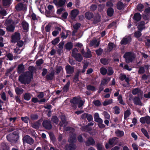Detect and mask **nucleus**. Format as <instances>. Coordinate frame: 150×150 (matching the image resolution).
<instances>
[{
    "label": "nucleus",
    "mask_w": 150,
    "mask_h": 150,
    "mask_svg": "<svg viewBox=\"0 0 150 150\" xmlns=\"http://www.w3.org/2000/svg\"><path fill=\"white\" fill-rule=\"evenodd\" d=\"M113 109L115 114H118L120 113V110L118 107L116 106L113 108Z\"/></svg>",
    "instance_id": "nucleus-53"
},
{
    "label": "nucleus",
    "mask_w": 150,
    "mask_h": 150,
    "mask_svg": "<svg viewBox=\"0 0 150 150\" xmlns=\"http://www.w3.org/2000/svg\"><path fill=\"white\" fill-rule=\"evenodd\" d=\"M3 4L4 6L9 5L11 2V0H2Z\"/></svg>",
    "instance_id": "nucleus-47"
},
{
    "label": "nucleus",
    "mask_w": 150,
    "mask_h": 150,
    "mask_svg": "<svg viewBox=\"0 0 150 150\" xmlns=\"http://www.w3.org/2000/svg\"><path fill=\"white\" fill-rule=\"evenodd\" d=\"M75 59L77 61L80 62L82 59L83 57L80 54L78 53L74 57Z\"/></svg>",
    "instance_id": "nucleus-27"
},
{
    "label": "nucleus",
    "mask_w": 150,
    "mask_h": 150,
    "mask_svg": "<svg viewBox=\"0 0 150 150\" xmlns=\"http://www.w3.org/2000/svg\"><path fill=\"white\" fill-rule=\"evenodd\" d=\"M31 95L29 93H26L24 95V99L27 100H29L31 98Z\"/></svg>",
    "instance_id": "nucleus-33"
},
{
    "label": "nucleus",
    "mask_w": 150,
    "mask_h": 150,
    "mask_svg": "<svg viewBox=\"0 0 150 150\" xmlns=\"http://www.w3.org/2000/svg\"><path fill=\"white\" fill-rule=\"evenodd\" d=\"M29 68L30 71H28L24 75H22L19 77V81L22 83H28L33 77L32 73L35 70V68L33 66H30Z\"/></svg>",
    "instance_id": "nucleus-1"
},
{
    "label": "nucleus",
    "mask_w": 150,
    "mask_h": 150,
    "mask_svg": "<svg viewBox=\"0 0 150 150\" xmlns=\"http://www.w3.org/2000/svg\"><path fill=\"white\" fill-rule=\"evenodd\" d=\"M21 119L23 121L27 123L28 122L29 120V118L27 116L24 117H21Z\"/></svg>",
    "instance_id": "nucleus-60"
},
{
    "label": "nucleus",
    "mask_w": 150,
    "mask_h": 150,
    "mask_svg": "<svg viewBox=\"0 0 150 150\" xmlns=\"http://www.w3.org/2000/svg\"><path fill=\"white\" fill-rule=\"evenodd\" d=\"M66 69L67 72L68 74H72L74 71V68L70 65L66 66Z\"/></svg>",
    "instance_id": "nucleus-20"
},
{
    "label": "nucleus",
    "mask_w": 150,
    "mask_h": 150,
    "mask_svg": "<svg viewBox=\"0 0 150 150\" xmlns=\"http://www.w3.org/2000/svg\"><path fill=\"white\" fill-rule=\"evenodd\" d=\"M80 100V98L79 97H75L73 98V99L71 100L70 101L71 103L74 104V105H76L78 103Z\"/></svg>",
    "instance_id": "nucleus-24"
},
{
    "label": "nucleus",
    "mask_w": 150,
    "mask_h": 150,
    "mask_svg": "<svg viewBox=\"0 0 150 150\" xmlns=\"http://www.w3.org/2000/svg\"><path fill=\"white\" fill-rule=\"evenodd\" d=\"M64 129L65 130L69 131V133L71 132V134H70V137L68 140L69 142L71 143L75 142L76 140V135L73 133L74 132V129L69 127H64Z\"/></svg>",
    "instance_id": "nucleus-2"
},
{
    "label": "nucleus",
    "mask_w": 150,
    "mask_h": 150,
    "mask_svg": "<svg viewBox=\"0 0 150 150\" xmlns=\"http://www.w3.org/2000/svg\"><path fill=\"white\" fill-rule=\"evenodd\" d=\"M6 56L10 60H12L13 59V56L12 54L10 53H8L6 54Z\"/></svg>",
    "instance_id": "nucleus-58"
},
{
    "label": "nucleus",
    "mask_w": 150,
    "mask_h": 150,
    "mask_svg": "<svg viewBox=\"0 0 150 150\" xmlns=\"http://www.w3.org/2000/svg\"><path fill=\"white\" fill-rule=\"evenodd\" d=\"M131 114L130 110V109H127L124 113V118L125 119L129 116Z\"/></svg>",
    "instance_id": "nucleus-28"
},
{
    "label": "nucleus",
    "mask_w": 150,
    "mask_h": 150,
    "mask_svg": "<svg viewBox=\"0 0 150 150\" xmlns=\"http://www.w3.org/2000/svg\"><path fill=\"white\" fill-rule=\"evenodd\" d=\"M51 120L54 123H55L56 125L58 123L59 120L56 116H52Z\"/></svg>",
    "instance_id": "nucleus-43"
},
{
    "label": "nucleus",
    "mask_w": 150,
    "mask_h": 150,
    "mask_svg": "<svg viewBox=\"0 0 150 150\" xmlns=\"http://www.w3.org/2000/svg\"><path fill=\"white\" fill-rule=\"evenodd\" d=\"M134 103L136 105H139L141 106L142 105V103L141 102L140 99L138 97H135L133 99Z\"/></svg>",
    "instance_id": "nucleus-21"
},
{
    "label": "nucleus",
    "mask_w": 150,
    "mask_h": 150,
    "mask_svg": "<svg viewBox=\"0 0 150 150\" xmlns=\"http://www.w3.org/2000/svg\"><path fill=\"white\" fill-rule=\"evenodd\" d=\"M144 8L143 5L141 4H139L137 6V8L138 10L139 11H142Z\"/></svg>",
    "instance_id": "nucleus-57"
},
{
    "label": "nucleus",
    "mask_w": 150,
    "mask_h": 150,
    "mask_svg": "<svg viewBox=\"0 0 150 150\" xmlns=\"http://www.w3.org/2000/svg\"><path fill=\"white\" fill-rule=\"evenodd\" d=\"M66 33V35L65 34V33L64 32H62L61 34V37L63 39H65L68 36V33L67 31H65Z\"/></svg>",
    "instance_id": "nucleus-61"
},
{
    "label": "nucleus",
    "mask_w": 150,
    "mask_h": 150,
    "mask_svg": "<svg viewBox=\"0 0 150 150\" xmlns=\"http://www.w3.org/2000/svg\"><path fill=\"white\" fill-rule=\"evenodd\" d=\"M15 91L17 94H21L23 93L24 90L21 88L17 87L15 88Z\"/></svg>",
    "instance_id": "nucleus-34"
},
{
    "label": "nucleus",
    "mask_w": 150,
    "mask_h": 150,
    "mask_svg": "<svg viewBox=\"0 0 150 150\" xmlns=\"http://www.w3.org/2000/svg\"><path fill=\"white\" fill-rule=\"evenodd\" d=\"M132 93L133 95L139 94L141 93V91L139 88H135L132 90Z\"/></svg>",
    "instance_id": "nucleus-30"
},
{
    "label": "nucleus",
    "mask_w": 150,
    "mask_h": 150,
    "mask_svg": "<svg viewBox=\"0 0 150 150\" xmlns=\"http://www.w3.org/2000/svg\"><path fill=\"white\" fill-rule=\"evenodd\" d=\"M131 40V38L129 37H125L120 42L121 45H126Z\"/></svg>",
    "instance_id": "nucleus-16"
},
{
    "label": "nucleus",
    "mask_w": 150,
    "mask_h": 150,
    "mask_svg": "<svg viewBox=\"0 0 150 150\" xmlns=\"http://www.w3.org/2000/svg\"><path fill=\"white\" fill-rule=\"evenodd\" d=\"M24 71V66L23 65L21 64L18 66V72L19 73H21Z\"/></svg>",
    "instance_id": "nucleus-32"
},
{
    "label": "nucleus",
    "mask_w": 150,
    "mask_h": 150,
    "mask_svg": "<svg viewBox=\"0 0 150 150\" xmlns=\"http://www.w3.org/2000/svg\"><path fill=\"white\" fill-rule=\"evenodd\" d=\"M23 140L24 143L26 142L30 145L33 144L34 143L33 139L28 135H26L24 137Z\"/></svg>",
    "instance_id": "nucleus-7"
},
{
    "label": "nucleus",
    "mask_w": 150,
    "mask_h": 150,
    "mask_svg": "<svg viewBox=\"0 0 150 150\" xmlns=\"http://www.w3.org/2000/svg\"><path fill=\"white\" fill-rule=\"evenodd\" d=\"M42 125L43 127L46 129H50L52 127L51 122L49 120L44 121L42 123Z\"/></svg>",
    "instance_id": "nucleus-11"
},
{
    "label": "nucleus",
    "mask_w": 150,
    "mask_h": 150,
    "mask_svg": "<svg viewBox=\"0 0 150 150\" xmlns=\"http://www.w3.org/2000/svg\"><path fill=\"white\" fill-rule=\"evenodd\" d=\"M7 140L13 143H16L17 141L19 138V136L18 134H11L6 136Z\"/></svg>",
    "instance_id": "nucleus-4"
},
{
    "label": "nucleus",
    "mask_w": 150,
    "mask_h": 150,
    "mask_svg": "<svg viewBox=\"0 0 150 150\" xmlns=\"http://www.w3.org/2000/svg\"><path fill=\"white\" fill-rule=\"evenodd\" d=\"M142 35V33L140 31L136 32L134 33V36L137 38H138Z\"/></svg>",
    "instance_id": "nucleus-56"
},
{
    "label": "nucleus",
    "mask_w": 150,
    "mask_h": 150,
    "mask_svg": "<svg viewBox=\"0 0 150 150\" xmlns=\"http://www.w3.org/2000/svg\"><path fill=\"white\" fill-rule=\"evenodd\" d=\"M110 78L103 79L102 80L101 84V85H104L106 84L110 81Z\"/></svg>",
    "instance_id": "nucleus-39"
},
{
    "label": "nucleus",
    "mask_w": 150,
    "mask_h": 150,
    "mask_svg": "<svg viewBox=\"0 0 150 150\" xmlns=\"http://www.w3.org/2000/svg\"><path fill=\"white\" fill-rule=\"evenodd\" d=\"M108 50L109 51H111L115 47V45L113 43H110L108 44Z\"/></svg>",
    "instance_id": "nucleus-54"
},
{
    "label": "nucleus",
    "mask_w": 150,
    "mask_h": 150,
    "mask_svg": "<svg viewBox=\"0 0 150 150\" xmlns=\"http://www.w3.org/2000/svg\"><path fill=\"white\" fill-rule=\"evenodd\" d=\"M14 52L16 53L19 54L21 53L23 50V48H19L17 47L16 48L14 49Z\"/></svg>",
    "instance_id": "nucleus-40"
},
{
    "label": "nucleus",
    "mask_w": 150,
    "mask_h": 150,
    "mask_svg": "<svg viewBox=\"0 0 150 150\" xmlns=\"http://www.w3.org/2000/svg\"><path fill=\"white\" fill-rule=\"evenodd\" d=\"M101 62L104 65L108 64L109 62L108 60L106 59L103 58L100 59Z\"/></svg>",
    "instance_id": "nucleus-44"
},
{
    "label": "nucleus",
    "mask_w": 150,
    "mask_h": 150,
    "mask_svg": "<svg viewBox=\"0 0 150 150\" xmlns=\"http://www.w3.org/2000/svg\"><path fill=\"white\" fill-rule=\"evenodd\" d=\"M96 146L98 150H104V149L102 144L98 143L97 144Z\"/></svg>",
    "instance_id": "nucleus-50"
},
{
    "label": "nucleus",
    "mask_w": 150,
    "mask_h": 150,
    "mask_svg": "<svg viewBox=\"0 0 150 150\" xmlns=\"http://www.w3.org/2000/svg\"><path fill=\"white\" fill-rule=\"evenodd\" d=\"M54 76V73L52 72L47 75L46 78L47 80H51L53 79Z\"/></svg>",
    "instance_id": "nucleus-41"
},
{
    "label": "nucleus",
    "mask_w": 150,
    "mask_h": 150,
    "mask_svg": "<svg viewBox=\"0 0 150 150\" xmlns=\"http://www.w3.org/2000/svg\"><path fill=\"white\" fill-rule=\"evenodd\" d=\"M76 148V145L74 144H71L69 145H67L65 146L66 150H75Z\"/></svg>",
    "instance_id": "nucleus-18"
},
{
    "label": "nucleus",
    "mask_w": 150,
    "mask_h": 150,
    "mask_svg": "<svg viewBox=\"0 0 150 150\" xmlns=\"http://www.w3.org/2000/svg\"><path fill=\"white\" fill-rule=\"evenodd\" d=\"M140 122L142 124L146 123L148 125L150 124V117L146 116L141 117L140 119Z\"/></svg>",
    "instance_id": "nucleus-6"
},
{
    "label": "nucleus",
    "mask_w": 150,
    "mask_h": 150,
    "mask_svg": "<svg viewBox=\"0 0 150 150\" xmlns=\"http://www.w3.org/2000/svg\"><path fill=\"white\" fill-rule=\"evenodd\" d=\"M117 98L118 101L120 104L122 105H125V104L123 100L122 97L121 95H119Z\"/></svg>",
    "instance_id": "nucleus-42"
},
{
    "label": "nucleus",
    "mask_w": 150,
    "mask_h": 150,
    "mask_svg": "<svg viewBox=\"0 0 150 150\" xmlns=\"http://www.w3.org/2000/svg\"><path fill=\"white\" fill-rule=\"evenodd\" d=\"M51 24H49L46 26L45 29L46 32H48L50 31L51 29Z\"/></svg>",
    "instance_id": "nucleus-62"
},
{
    "label": "nucleus",
    "mask_w": 150,
    "mask_h": 150,
    "mask_svg": "<svg viewBox=\"0 0 150 150\" xmlns=\"http://www.w3.org/2000/svg\"><path fill=\"white\" fill-rule=\"evenodd\" d=\"M124 7V5L121 2H119L117 4V8L119 10L122 9Z\"/></svg>",
    "instance_id": "nucleus-45"
},
{
    "label": "nucleus",
    "mask_w": 150,
    "mask_h": 150,
    "mask_svg": "<svg viewBox=\"0 0 150 150\" xmlns=\"http://www.w3.org/2000/svg\"><path fill=\"white\" fill-rule=\"evenodd\" d=\"M86 18L88 19H90L93 17V14L91 12H88L86 13L85 14Z\"/></svg>",
    "instance_id": "nucleus-26"
},
{
    "label": "nucleus",
    "mask_w": 150,
    "mask_h": 150,
    "mask_svg": "<svg viewBox=\"0 0 150 150\" xmlns=\"http://www.w3.org/2000/svg\"><path fill=\"white\" fill-rule=\"evenodd\" d=\"M79 11L77 9H74L72 10L71 13V18L72 19H74L79 14Z\"/></svg>",
    "instance_id": "nucleus-14"
},
{
    "label": "nucleus",
    "mask_w": 150,
    "mask_h": 150,
    "mask_svg": "<svg viewBox=\"0 0 150 150\" xmlns=\"http://www.w3.org/2000/svg\"><path fill=\"white\" fill-rule=\"evenodd\" d=\"M40 124L38 122L34 123L31 125L32 127L35 129H38L39 127Z\"/></svg>",
    "instance_id": "nucleus-46"
},
{
    "label": "nucleus",
    "mask_w": 150,
    "mask_h": 150,
    "mask_svg": "<svg viewBox=\"0 0 150 150\" xmlns=\"http://www.w3.org/2000/svg\"><path fill=\"white\" fill-rule=\"evenodd\" d=\"M118 142V139L116 137H114L109 139L108 143L110 145L113 146L116 144Z\"/></svg>",
    "instance_id": "nucleus-9"
},
{
    "label": "nucleus",
    "mask_w": 150,
    "mask_h": 150,
    "mask_svg": "<svg viewBox=\"0 0 150 150\" xmlns=\"http://www.w3.org/2000/svg\"><path fill=\"white\" fill-rule=\"evenodd\" d=\"M94 22L95 23H97L100 21V16L98 13L96 14V16H94Z\"/></svg>",
    "instance_id": "nucleus-31"
},
{
    "label": "nucleus",
    "mask_w": 150,
    "mask_h": 150,
    "mask_svg": "<svg viewBox=\"0 0 150 150\" xmlns=\"http://www.w3.org/2000/svg\"><path fill=\"white\" fill-rule=\"evenodd\" d=\"M14 22L10 20H6L5 22V25L6 26L7 30L9 31L13 32L14 29L13 25Z\"/></svg>",
    "instance_id": "nucleus-5"
},
{
    "label": "nucleus",
    "mask_w": 150,
    "mask_h": 150,
    "mask_svg": "<svg viewBox=\"0 0 150 150\" xmlns=\"http://www.w3.org/2000/svg\"><path fill=\"white\" fill-rule=\"evenodd\" d=\"M94 118L96 122L99 123H103V121L99 117V114L97 113H95L94 115Z\"/></svg>",
    "instance_id": "nucleus-15"
},
{
    "label": "nucleus",
    "mask_w": 150,
    "mask_h": 150,
    "mask_svg": "<svg viewBox=\"0 0 150 150\" xmlns=\"http://www.w3.org/2000/svg\"><path fill=\"white\" fill-rule=\"evenodd\" d=\"M94 140L91 137H90L87 140L86 142V146L94 145L95 144Z\"/></svg>",
    "instance_id": "nucleus-12"
},
{
    "label": "nucleus",
    "mask_w": 150,
    "mask_h": 150,
    "mask_svg": "<svg viewBox=\"0 0 150 150\" xmlns=\"http://www.w3.org/2000/svg\"><path fill=\"white\" fill-rule=\"evenodd\" d=\"M133 18L135 21H138L141 19L142 16L139 13H137L134 14Z\"/></svg>",
    "instance_id": "nucleus-22"
},
{
    "label": "nucleus",
    "mask_w": 150,
    "mask_h": 150,
    "mask_svg": "<svg viewBox=\"0 0 150 150\" xmlns=\"http://www.w3.org/2000/svg\"><path fill=\"white\" fill-rule=\"evenodd\" d=\"M83 56L87 58L91 57V51L88 50L87 53H85L84 54Z\"/></svg>",
    "instance_id": "nucleus-55"
},
{
    "label": "nucleus",
    "mask_w": 150,
    "mask_h": 150,
    "mask_svg": "<svg viewBox=\"0 0 150 150\" xmlns=\"http://www.w3.org/2000/svg\"><path fill=\"white\" fill-rule=\"evenodd\" d=\"M61 122L60 123V125L61 126H66L67 124V122L65 120V117L64 116L62 115L61 117Z\"/></svg>",
    "instance_id": "nucleus-17"
},
{
    "label": "nucleus",
    "mask_w": 150,
    "mask_h": 150,
    "mask_svg": "<svg viewBox=\"0 0 150 150\" xmlns=\"http://www.w3.org/2000/svg\"><path fill=\"white\" fill-rule=\"evenodd\" d=\"M113 71L111 68H109L108 69L107 74L108 75H111L113 73Z\"/></svg>",
    "instance_id": "nucleus-64"
},
{
    "label": "nucleus",
    "mask_w": 150,
    "mask_h": 150,
    "mask_svg": "<svg viewBox=\"0 0 150 150\" xmlns=\"http://www.w3.org/2000/svg\"><path fill=\"white\" fill-rule=\"evenodd\" d=\"M26 8V6L21 3H19L16 6V8L18 11L25 10Z\"/></svg>",
    "instance_id": "nucleus-13"
},
{
    "label": "nucleus",
    "mask_w": 150,
    "mask_h": 150,
    "mask_svg": "<svg viewBox=\"0 0 150 150\" xmlns=\"http://www.w3.org/2000/svg\"><path fill=\"white\" fill-rule=\"evenodd\" d=\"M73 45L72 43L70 42H68L65 46V48L68 50H71L72 47Z\"/></svg>",
    "instance_id": "nucleus-38"
},
{
    "label": "nucleus",
    "mask_w": 150,
    "mask_h": 150,
    "mask_svg": "<svg viewBox=\"0 0 150 150\" xmlns=\"http://www.w3.org/2000/svg\"><path fill=\"white\" fill-rule=\"evenodd\" d=\"M70 83L69 81H68L67 82V83L64 86L63 88L64 92H67L68 91L70 85Z\"/></svg>",
    "instance_id": "nucleus-35"
},
{
    "label": "nucleus",
    "mask_w": 150,
    "mask_h": 150,
    "mask_svg": "<svg viewBox=\"0 0 150 150\" xmlns=\"http://www.w3.org/2000/svg\"><path fill=\"white\" fill-rule=\"evenodd\" d=\"M20 39V35L19 33H16L12 36V41L15 43Z\"/></svg>",
    "instance_id": "nucleus-8"
},
{
    "label": "nucleus",
    "mask_w": 150,
    "mask_h": 150,
    "mask_svg": "<svg viewBox=\"0 0 150 150\" xmlns=\"http://www.w3.org/2000/svg\"><path fill=\"white\" fill-rule=\"evenodd\" d=\"M141 130L142 132L143 133L144 135L148 139H149V135L146 130L144 128H142Z\"/></svg>",
    "instance_id": "nucleus-48"
},
{
    "label": "nucleus",
    "mask_w": 150,
    "mask_h": 150,
    "mask_svg": "<svg viewBox=\"0 0 150 150\" xmlns=\"http://www.w3.org/2000/svg\"><path fill=\"white\" fill-rule=\"evenodd\" d=\"M78 50L76 48L74 49L72 51L71 53V55L72 56L74 57L76 55L78 54Z\"/></svg>",
    "instance_id": "nucleus-49"
},
{
    "label": "nucleus",
    "mask_w": 150,
    "mask_h": 150,
    "mask_svg": "<svg viewBox=\"0 0 150 150\" xmlns=\"http://www.w3.org/2000/svg\"><path fill=\"white\" fill-rule=\"evenodd\" d=\"M65 0H54L53 3L56 5L62 6L65 4Z\"/></svg>",
    "instance_id": "nucleus-10"
},
{
    "label": "nucleus",
    "mask_w": 150,
    "mask_h": 150,
    "mask_svg": "<svg viewBox=\"0 0 150 150\" xmlns=\"http://www.w3.org/2000/svg\"><path fill=\"white\" fill-rule=\"evenodd\" d=\"M113 10L112 8H109L107 10L108 15L110 16H111L113 15Z\"/></svg>",
    "instance_id": "nucleus-37"
},
{
    "label": "nucleus",
    "mask_w": 150,
    "mask_h": 150,
    "mask_svg": "<svg viewBox=\"0 0 150 150\" xmlns=\"http://www.w3.org/2000/svg\"><path fill=\"white\" fill-rule=\"evenodd\" d=\"M22 25L23 30L27 31L29 28L28 23L25 21H23L22 23Z\"/></svg>",
    "instance_id": "nucleus-23"
},
{
    "label": "nucleus",
    "mask_w": 150,
    "mask_h": 150,
    "mask_svg": "<svg viewBox=\"0 0 150 150\" xmlns=\"http://www.w3.org/2000/svg\"><path fill=\"white\" fill-rule=\"evenodd\" d=\"M112 102L113 100L112 99H110L104 101L103 103V105L104 106H106L112 103Z\"/></svg>",
    "instance_id": "nucleus-36"
},
{
    "label": "nucleus",
    "mask_w": 150,
    "mask_h": 150,
    "mask_svg": "<svg viewBox=\"0 0 150 150\" xmlns=\"http://www.w3.org/2000/svg\"><path fill=\"white\" fill-rule=\"evenodd\" d=\"M115 133L116 135L119 137H121L123 136L124 134V133L123 131L119 130H117L116 131Z\"/></svg>",
    "instance_id": "nucleus-29"
},
{
    "label": "nucleus",
    "mask_w": 150,
    "mask_h": 150,
    "mask_svg": "<svg viewBox=\"0 0 150 150\" xmlns=\"http://www.w3.org/2000/svg\"><path fill=\"white\" fill-rule=\"evenodd\" d=\"M59 38H57L52 41V43L53 45H55L57 43H58L59 42Z\"/></svg>",
    "instance_id": "nucleus-59"
},
{
    "label": "nucleus",
    "mask_w": 150,
    "mask_h": 150,
    "mask_svg": "<svg viewBox=\"0 0 150 150\" xmlns=\"http://www.w3.org/2000/svg\"><path fill=\"white\" fill-rule=\"evenodd\" d=\"M93 125L94 124L93 122H89L88 123V126L82 127L81 128V129L82 131H88L89 130H90L91 129V128L88 127L89 126H93Z\"/></svg>",
    "instance_id": "nucleus-19"
},
{
    "label": "nucleus",
    "mask_w": 150,
    "mask_h": 150,
    "mask_svg": "<svg viewBox=\"0 0 150 150\" xmlns=\"http://www.w3.org/2000/svg\"><path fill=\"white\" fill-rule=\"evenodd\" d=\"M106 69L104 68H101L100 69V72L103 75H105L107 72Z\"/></svg>",
    "instance_id": "nucleus-52"
},
{
    "label": "nucleus",
    "mask_w": 150,
    "mask_h": 150,
    "mask_svg": "<svg viewBox=\"0 0 150 150\" xmlns=\"http://www.w3.org/2000/svg\"><path fill=\"white\" fill-rule=\"evenodd\" d=\"M99 45V42H97L96 40H92L91 42L90 45L91 46H94V47H97Z\"/></svg>",
    "instance_id": "nucleus-25"
},
{
    "label": "nucleus",
    "mask_w": 150,
    "mask_h": 150,
    "mask_svg": "<svg viewBox=\"0 0 150 150\" xmlns=\"http://www.w3.org/2000/svg\"><path fill=\"white\" fill-rule=\"evenodd\" d=\"M135 57L134 54L129 52L126 53L124 55L126 62L127 63L132 62Z\"/></svg>",
    "instance_id": "nucleus-3"
},
{
    "label": "nucleus",
    "mask_w": 150,
    "mask_h": 150,
    "mask_svg": "<svg viewBox=\"0 0 150 150\" xmlns=\"http://www.w3.org/2000/svg\"><path fill=\"white\" fill-rule=\"evenodd\" d=\"M47 8L50 12L53 13L54 12V7L52 5H49L47 6Z\"/></svg>",
    "instance_id": "nucleus-51"
},
{
    "label": "nucleus",
    "mask_w": 150,
    "mask_h": 150,
    "mask_svg": "<svg viewBox=\"0 0 150 150\" xmlns=\"http://www.w3.org/2000/svg\"><path fill=\"white\" fill-rule=\"evenodd\" d=\"M24 43L23 41H20L18 42L17 44V47L21 48L23 45Z\"/></svg>",
    "instance_id": "nucleus-63"
}]
</instances>
